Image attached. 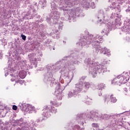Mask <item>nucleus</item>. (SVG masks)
Instances as JSON below:
<instances>
[{
	"label": "nucleus",
	"instance_id": "a211bd4d",
	"mask_svg": "<svg viewBox=\"0 0 130 130\" xmlns=\"http://www.w3.org/2000/svg\"><path fill=\"white\" fill-rule=\"evenodd\" d=\"M34 112H35V107L27 104L24 112H26V113H32Z\"/></svg>",
	"mask_w": 130,
	"mask_h": 130
},
{
	"label": "nucleus",
	"instance_id": "f704fd0d",
	"mask_svg": "<svg viewBox=\"0 0 130 130\" xmlns=\"http://www.w3.org/2000/svg\"><path fill=\"white\" fill-rule=\"evenodd\" d=\"M91 126H92V127H98V126H99V125H98V123H93L91 124Z\"/></svg>",
	"mask_w": 130,
	"mask_h": 130
},
{
	"label": "nucleus",
	"instance_id": "4d7b16f0",
	"mask_svg": "<svg viewBox=\"0 0 130 130\" xmlns=\"http://www.w3.org/2000/svg\"><path fill=\"white\" fill-rule=\"evenodd\" d=\"M92 130H95V129L93 128V129H92Z\"/></svg>",
	"mask_w": 130,
	"mask_h": 130
},
{
	"label": "nucleus",
	"instance_id": "dca6fc26",
	"mask_svg": "<svg viewBox=\"0 0 130 130\" xmlns=\"http://www.w3.org/2000/svg\"><path fill=\"white\" fill-rule=\"evenodd\" d=\"M85 56V53L81 52L79 53L78 56H74V57H70V56H64V57H66V58L69 60L72 63H74V61L77 62H78L76 64H79V61L77 60V58L79 59V58H83Z\"/></svg>",
	"mask_w": 130,
	"mask_h": 130
},
{
	"label": "nucleus",
	"instance_id": "58836bf2",
	"mask_svg": "<svg viewBox=\"0 0 130 130\" xmlns=\"http://www.w3.org/2000/svg\"><path fill=\"white\" fill-rule=\"evenodd\" d=\"M38 55L39 56H41V57H42V56L43 55V54H42V52H39Z\"/></svg>",
	"mask_w": 130,
	"mask_h": 130
},
{
	"label": "nucleus",
	"instance_id": "1a4fd4ad",
	"mask_svg": "<svg viewBox=\"0 0 130 130\" xmlns=\"http://www.w3.org/2000/svg\"><path fill=\"white\" fill-rule=\"evenodd\" d=\"M51 17L50 15L47 17L46 21L49 23V24H51L53 23L56 24V21L59 19L60 17V13L57 12V9L56 8V2L54 1L51 3Z\"/></svg>",
	"mask_w": 130,
	"mask_h": 130
},
{
	"label": "nucleus",
	"instance_id": "5fc2aeb1",
	"mask_svg": "<svg viewBox=\"0 0 130 130\" xmlns=\"http://www.w3.org/2000/svg\"><path fill=\"white\" fill-rule=\"evenodd\" d=\"M128 113L130 115V111L129 112H128Z\"/></svg>",
	"mask_w": 130,
	"mask_h": 130
},
{
	"label": "nucleus",
	"instance_id": "cd10ccee",
	"mask_svg": "<svg viewBox=\"0 0 130 130\" xmlns=\"http://www.w3.org/2000/svg\"><path fill=\"white\" fill-rule=\"evenodd\" d=\"M56 27H58V28L55 29H59L62 30V28H63V24H62V22H59L58 24H56L55 26V28H56Z\"/></svg>",
	"mask_w": 130,
	"mask_h": 130
},
{
	"label": "nucleus",
	"instance_id": "a19ab883",
	"mask_svg": "<svg viewBox=\"0 0 130 130\" xmlns=\"http://www.w3.org/2000/svg\"><path fill=\"white\" fill-rule=\"evenodd\" d=\"M3 58V52H0V59Z\"/></svg>",
	"mask_w": 130,
	"mask_h": 130
},
{
	"label": "nucleus",
	"instance_id": "7c9ffc66",
	"mask_svg": "<svg viewBox=\"0 0 130 130\" xmlns=\"http://www.w3.org/2000/svg\"><path fill=\"white\" fill-rule=\"evenodd\" d=\"M87 78V76H82V77H81V78L80 79V81L79 82V83H80V82H82L83 84L85 83H89V82H83V81H84V80Z\"/></svg>",
	"mask_w": 130,
	"mask_h": 130
},
{
	"label": "nucleus",
	"instance_id": "4c0bfd02",
	"mask_svg": "<svg viewBox=\"0 0 130 130\" xmlns=\"http://www.w3.org/2000/svg\"><path fill=\"white\" fill-rule=\"evenodd\" d=\"M12 109L13 110H17V109H18V107H17V106L16 105H13L12 107Z\"/></svg>",
	"mask_w": 130,
	"mask_h": 130
},
{
	"label": "nucleus",
	"instance_id": "c85d7f7f",
	"mask_svg": "<svg viewBox=\"0 0 130 130\" xmlns=\"http://www.w3.org/2000/svg\"><path fill=\"white\" fill-rule=\"evenodd\" d=\"M85 103L87 105H90V104H92V99H90L89 98H87Z\"/></svg>",
	"mask_w": 130,
	"mask_h": 130
},
{
	"label": "nucleus",
	"instance_id": "4be33fe9",
	"mask_svg": "<svg viewBox=\"0 0 130 130\" xmlns=\"http://www.w3.org/2000/svg\"><path fill=\"white\" fill-rule=\"evenodd\" d=\"M20 79V78H19V76H17L16 77V76L15 75L14 76V75L13 76V77H12V78L11 79V81L12 82H14V81H15V83H19V84H23V80H19Z\"/></svg>",
	"mask_w": 130,
	"mask_h": 130
},
{
	"label": "nucleus",
	"instance_id": "2eb2a0df",
	"mask_svg": "<svg viewBox=\"0 0 130 130\" xmlns=\"http://www.w3.org/2000/svg\"><path fill=\"white\" fill-rule=\"evenodd\" d=\"M109 1L111 2L112 4L110 6H108V7L106 8L105 11L106 12H108V11H111L112 10L116 9V13H118V12L119 13L120 12V9L118 7L116 8V7L118 6V4L116 3V0H109Z\"/></svg>",
	"mask_w": 130,
	"mask_h": 130
},
{
	"label": "nucleus",
	"instance_id": "864d4df0",
	"mask_svg": "<svg viewBox=\"0 0 130 130\" xmlns=\"http://www.w3.org/2000/svg\"><path fill=\"white\" fill-rule=\"evenodd\" d=\"M116 15L117 16H118V13H116Z\"/></svg>",
	"mask_w": 130,
	"mask_h": 130
},
{
	"label": "nucleus",
	"instance_id": "9b49d317",
	"mask_svg": "<svg viewBox=\"0 0 130 130\" xmlns=\"http://www.w3.org/2000/svg\"><path fill=\"white\" fill-rule=\"evenodd\" d=\"M57 112V109L54 108L52 106L48 105L44 107L43 112L42 113V116L44 119H46L50 117L51 115V113L55 114Z\"/></svg>",
	"mask_w": 130,
	"mask_h": 130
},
{
	"label": "nucleus",
	"instance_id": "de8ad7c7",
	"mask_svg": "<svg viewBox=\"0 0 130 130\" xmlns=\"http://www.w3.org/2000/svg\"><path fill=\"white\" fill-rule=\"evenodd\" d=\"M36 121H37V122H39L40 121V120H39V119H37V120H36Z\"/></svg>",
	"mask_w": 130,
	"mask_h": 130
},
{
	"label": "nucleus",
	"instance_id": "052dcab7",
	"mask_svg": "<svg viewBox=\"0 0 130 130\" xmlns=\"http://www.w3.org/2000/svg\"><path fill=\"white\" fill-rule=\"evenodd\" d=\"M97 1H98V0H96Z\"/></svg>",
	"mask_w": 130,
	"mask_h": 130
},
{
	"label": "nucleus",
	"instance_id": "49530a36",
	"mask_svg": "<svg viewBox=\"0 0 130 130\" xmlns=\"http://www.w3.org/2000/svg\"><path fill=\"white\" fill-rule=\"evenodd\" d=\"M62 42L63 44H66V43H67V42L65 41H63Z\"/></svg>",
	"mask_w": 130,
	"mask_h": 130
},
{
	"label": "nucleus",
	"instance_id": "0eeeda50",
	"mask_svg": "<svg viewBox=\"0 0 130 130\" xmlns=\"http://www.w3.org/2000/svg\"><path fill=\"white\" fill-rule=\"evenodd\" d=\"M90 87H91L90 82H85L83 84L82 81H80L75 84V89L73 91L68 92L67 98L70 99V98H72V97H77L80 93L87 92Z\"/></svg>",
	"mask_w": 130,
	"mask_h": 130
},
{
	"label": "nucleus",
	"instance_id": "13d9d810",
	"mask_svg": "<svg viewBox=\"0 0 130 130\" xmlns=\"http://www.w3.org/2000/svg\"><path fill=\"white\" fill-rule=\"evenodd\" d=\"M30 11H31V12H33V10H30Z\"/></svg>",
	"mask_w": 130,
	"mask_h": 130
},
{
	"label": "nucleus",
	"instance_id": "4468645a",
	"mask_svg": "<svg viewBox=\"0 0 130 130\" xmlns=\"http://www.w3.org/2000/svg\"><path fill=\"white\" fill-rule=\"evenodd\" d=\"M67 85H65L63 87H61L60 84L58 83L57 86L56 87L55 91L54 92V95L56 96L58 100H61L63 97V94H62V91L66 89Z\"/></svg>",
	"mask_w": 130,
	"mask_h": 130
},
{
	"label": "nucleus",
	"instance_id": "a18cd8bd",
	"mask_svg": "<svg viewBox=\"0 0 130 130\" xmlns=\"http://www.w3.org/2000/svg\"><path fill=\"white\" fill-rule=\"evenodd\" d=\"M99 96H102V92H100V93H99Z\"/></svg>",
	"mask_w": 130,
	"mask_h": 130
},
{
	"label": "nucleus",
	"instance_id": "39448f33",
	"mask_svg": "<svg viewBox=\"0 0 130 130\" xmlns=\"http://www.w3.org/2000/svg\"><path fill=\"white\" fill-rule=\"evenodd\" d=\"M110 60H103L101 64L98 62H94L91 58H86L85 60V63H86L88 72L92 76V78H96L97 77V74L98 73H106L107 72V67L105 64H108Z\"/></svg>",
	"mask_w": 130,
	"mask_h": 130
},
{
	"label": "nucleus",
	"instance_id": "f257e3e1",
	"mask_svg": "<svg viewBox=\"0 0 130 130\" xmlns=\"http://www.w3.org/2000/svg\"><path fill=\"white\" fill-rule=\"evenodd\" d=\"M67 57H64L61 60L57 61L55 65L51 64L49 65L47 67V73L44 74L43 82L45 84H50L51 87H54L56 85V81L55 79L53 78V75L57 71L60 69H61L60 73H61L60 78H63L66 80H69V82L67 83L68 86L72 80L74 78V73L72 72H70V70L74 71L75 68L74 66L78 63V61H74L73 63H72L70 60H68Z\"/></svg>",
	"mask_w": 130,
	"mask_h": 130
},
{
	"label": "nucleus",
	"instance_id": "6e6d98bb",
	"mask_svg": "<svg viewBox=\"0 0 130 130\" xmlns=\"http://www.w3.org/2000/svg\"><path fill=\"white\" fill-rule=\"evenodd\" d=\"M60 83H61V84H62V82L61 81H60Z\"/></svg>",
	"mask_w": 130,
	"mask_h": 130
},
{
	"label": "nucleus",
	"instance_id": "3c124183",
	"mask_svg": "<svg viewBox=\"0 0 130 130\" xmlns=\"http://www.w3.org/2000/svg\"><path fill=\"white\" fill-rule=\"evenodd\" d=\"M31 9H33V6H30Z\"/></svg>",
	"mask_w": 130,
	"mask_h": 130
},
{
	"label": "nucleus",
	"instance_id": "09e8293b",
	"mask_svg": "<svg viewBox=\"0 0 130 130\" xmlns=\"http://www.w3.org/2000/svg\"><path fill=\"white\" fill-rule=\"evenodd\" d=\"M52 49H53V50H55V48L54 47H53Z\"/></svg>",
	"mask_w": 130,
	"mask_h": 130
},
{
	"label": "nucleus",
	"instance_id": "bb28decb",
	"mask_svg": "<svg viewBox=\"0 0 130 130\" xmlns=\"http://www.w3.org/2000/svg\"><path fill=\"white\" fill-rule=\"evenodd\" d=\"M104 102L106 104H108L110 102V96L106 95L104 96Z\"/></svg>",
	"mask_w": 130,
	"mask_h": 130
},
{
	"label": "nucleus",
	"instance_id": "412c9836",
	"mask_svg": "<svg viewBox=\"0 0 130 130\" xmlns=\"http://www.w3.org/2000/svg\"><path fill=\"white\" fill-rule=\"evenodd\" d=\"M28 58L30 61H36L38 59L36 58V54L35 53H31L28 55Z\"/></svg>",
	"mask_w": 130,
	"mask_h": 130
},
{
	"label": "nucleus",
	"instance_id": "8fccbe9b",
	"mask_svg": "<svg viewBox=\"0 0 130 130\" xmlns=\"http://www.w3.org/2000/svg\"><path fill=\"white\" fill-rule=\"evenodd\" d=\"M124 91H125V92L127 91V89H126V88L124 89Z\"/></svg>",
	"mask_w": 130,
	"mask_h": 130
},
{
	"label": "nucleus",
	"instance_id": "bf43d9fd",
	"mask_svg": "<svg viewBox=\"0 0 130 130\" xmlns=\"http://www.w3.org/2000/svg\"><path fill=\"white\" fill-rule=\"evenodd\" d=\"M0 106H2V105L0 104Z\"/></svg>",
	"mask_w": 130,
	"mask_h": 130
},
{
	"label": "nucleus",
	"instance_id": "ddd939ff",
	"mask_svg": "<svg viewBox=\"0 0 130 130\" xmlns=\"http://www.w3.org/2000/svg\"><path fill=\"white\" fill-rule=\"evenodd\" d=\"M113 15H114V13H113L112 14V15L109 17H108V15H107V14L104 13V11H103V10H101L99 12V15L97 18L98 19H100V22H103V23H106V22H108V20H111L114 18H115V17L113 16Z\"/></svg>",
	"mask_w": 130,
	"mask_h": 130
},
{
	"label": "nucleus",
	"instance_id": "20e7f679",
	"mask_svg": "<svg viewBox=\"0 0 130 130\" xmlns=\"http://www.w3.org/2000/svg\"><path fill=\"white\" fill-rule=\"evenodd\" d=\"M76 120L75 123H78L84 126V123H86V120H90L91 121H96L99 119H104V120H110L111 121L112 125L116 123L117 120V115H110L107 114H101L97 112L93 111L89 112L83 113L82 114H78L76 115Z\"/></svg>",
	"mask_w": 130,
	"mask_h": 130
},
{
	"label": "nucleus",
	"instance_id": "393cba45",
	"mask_svg": "<svg viewBox=\"0 0 130 130\" xmlns=\"http://www.w3.org/2000/svg\"><path fill=\"white\" fill-rule=\"evenodd\" d=\"M26 106H27V104L19 103L18 107L21 110H22L23 111H24V112H25V109H26Z\"/></svg>",
	"mask_w": 130,
	"mask_h": 130
},
{
	"label": "nucleus",
	"instance_id": "72a5a7b5",
	"mask_svg": "<svg viewBox=\"0 0 130 130\" xmlns=\"http://www.w3.org/2000/svg\"><path fill=\"white\" fill-rule=\"evenodd\" d=\"M125 1L126 0H116V4H117V3H118V4H123Z\"/></svg>",
	"mask_w": 130,
	"mask_h": 130
},
{
	"label": "nucleus",
	"instance_id": "f8f14e48",
	"mask_svg": "<svg viewBox=\"0 0 130 130\" xmlns=\"http://www.w3.org/2000/svg\"><path fill=\"white\" fill-rule=\"evenodd\" d=\"M129 80V76L127 74H125L124 75H119L117 77L115 78L112 80V84L115 85H120L122 84H125L127 81Z\"/></svg>",
	"mask_w": 130,
	"mask_h": 130
},
{
	"label": "nucleus",
	"instance_id": "6ab92c4d",
	"mask_svg": "<svg viewBox=\"0 0 130 130\" xmlns=\"http://www.w3.org/2000/svg\"><path fill=\"white\" fill-rule=\"evenodd\" d=\"M57 32H58V29L57 28H53L52 29L51 33L48 34L49 36H52V37L54 38L56 37V39H59V35L57 34Z\"/></svg>",
	"mask_w": 130,
	"mask_h": 130
},
{
	"label": "nucleus",
	"instance_id": "2f4dec72",
	"mask_svg": "<svg viewBox=\"0 0 130 130\" xmlns=\"http://www.w3.org/2000/svg\"><path fill=\"white\" fill-rule=\"evenodd\" d=\"M0 43H1V44H2V45H4V46L5 45H7V42H6V40L4 39L0 41Z\"/></svg>",
	"mask_w": 130,
	"mask_h": 130
},
{
	"label": "nucleus",
	"instance_id": "6e6552de",
	"mask_svg": "<svg viewBox=\"0 0 130 130\" xmlns=\"http://www.w3.org/2000/svg\"><path fill=\"white\" fill-rule=\"evenodd\" d=\"M14 122L13 126H14L15 130H37L32 120H30V122H26L23 118H21L15 120Z\"/></svg>",
	"mask_w": 130,
	"mask_h": 130
},
{
	"label": "nucleus",
	"instance_id": "ea45409f",
	"mask_svg": "<svg viewBox=\"0 0 130 130\" xmlns=\"http://www.w3.org/2000/svg\"><path fill=\"white\" fill-rule=\"evenodd\" d=\"M126 41L129 42L130 41V37H126Z\"/></svg>",
	"mask_w": 130,
	"mask_h": 130
},
{
	"label": "nucleus",
	"instance_id": "c9c22d12",
	"mask_svg": "<svg viewBox=\"0 0 130 130\" xmlns=\"http://www.w3.org/2000/svg\"><path fill=\"white\" fill-rule=\"evenodd\" d=\"M90 8H91V9H95V3H94V2L91 3Z\"/></svg>",
	"mask_w": 130,
	"mask_h": 130
},
{
	"label": "nucleus",
	"instance_id": "aec40b11",
	"mask_svg": "<svg viewBox=\"0 0 130 130\" xmlns=\"http://www.w3.org/2000/svg\"><path fill=\"white\" fill-rule=\"evenodd\" d=\"M80 3L83 7L85 8L86 9L90 8V3L88 0H80Z\"/></svg>",
	"mask_w": 130,
	"mask_h": 130
},
{
	"label": "nucleus",
	"instance_id": "c756f323",
	"mask_svg": "<svg viewBox=\"0 0 130 130\" xmlns=\"http://www.w3.org/2000/svg\"><path fill=\"white\" fill-rule=\"evenodd\" d=\"M40 4L41 5L42 7H45L46 6V0H41L40 2Z\"/></svg>",
	"mask_w": 130,
	"mask_h": 130
},
{
	"label": "nucleus",
	"instance_id": "603ef678",
	"mask_svg": "<svg viewBox=\"0 0 130 130\" xmlns=\"http://www.w3.org/2000/svg\"><path fill=\"white\" fill-rule=\"evenodd\" d=\"M38 18H40V15H38Z\"/></svg>",
	"mask_w": 130,
	"mask_h": 130
},
{
	"label": "nucleus",
	"instance_id": "e433bc0d",
	"mask_svg": "<svg viewBox=\"0 0 130 130\" xmlns=\"http://www.w3.org/2000/svg\"><path fill=\"white\" fill-rule=\"evenodd\" d=\"M21 37L22 38V40H24V41H26V36L24 35H21Z\"/></svg>",
	"mask_w": 130,
	"mask_h": 130
},
{
	"label": "nucleus",
	"instance_id": "a878e982",
	"mask_svg": "<svg viewBox=\"0 0 130 130\" xmlns=\"http://www.w3.org/2000/svg\"><path fill=\"white\" fill-rule=\"evenodd\" d=\"M111 103H116L117 102V99L113 94H111L110 96Z\"/></svg>",
	"mask_w": 130,
	"mask_h": 130
},
{
	"label": "nucleus",
	"instance_id": "7ed1b4c3",
	"mask_svg": "<svg viewBox=\"0 0 130 130\" xmlns=\"http://www.w3.org/2000/svg\"><path fill=\"white\" fill-rule=\"evenodd\" d=\"M103 41V37L99 35L89 34L87 36H84L80 40L79 43L77 45L79 46L80 48H87L88 45H92L95 48V52L97 53H104L107 56H110V50L106 47H102L98 44L102 43Z\"/></svg>",
	"mask_w": 130,
	"mask_h": 130
},
{
	"label": "nucleus",
	"instance_id": "79ce46f5",
	"mask_svg": "<svg viewBox=\"0 0 130 130\" xmlns=\"http://www.w3.org/2000/svg\"><path fill=\"white\" fill-rule=\"evenodd\" d=\"M30 15H32L31 14V13H30V11H28V13L27 14L25 15V16H30Z\"/></svg>",
	"mask_w": 130,
	"mask_h": 130
},
{
	"label": "nucleus",
	"instance_id": "423d86ee",
	"mask_svg": "<svg viewBox=\"0 0 130 130\" xmlns=\"http://www.w3.org/2000/svg\"><path fill=\"white\" fill-rule=\"evenodd\" d=\"M73 0H60L59 2V9L63 11L64 13H67L64 20H74L79 17L81 14V9L78 7L73 9L69 8L73 7Z\"/></svg>",
	"mask_w": 130,
	"mask_h": 130
},
{
	"label": "nucleus",
	"instance_id": "c03bdc74",
	"mask_svg": "<svg viewBox=\"0 0 130 130\" xmlns=\"http://www.w3.org/2000/svg\"><path fill=\"white\" fill-rule=\"evenodd\" d=\"M43 70H44V68H40V69L38 70V71H43Z\"/></svg>",
	"mask_w": 130,
	"mask_h": 130
},
{
	"label": "nucleus",
	"instance_id": "f3484780",
	"mask_svg": "<svg viewBox=\"0 0 130 130\" xmlns=\"http://www.w3.org/2000/svg\"><path fill=\"white\" fill-rule=\"evenodd\" d=\"M121 30L123 32H127L129 33L130 31V20L128 22H124V26L121 28Z\"/></svg>",
	"mask_w": 130,
	"mask_h": 130
},
{
	"label": "nucleus",
	"instance_id": "f03ea898",
	"mask_svg": "<svg viewBox=\"0 0 130 130\" xmlns=\"http://www.w3.org/2000/svg\"><path fill=\"white\" fill-rule=\"evenodd\" d=\"M30 66L27 64V60H21V57L16 56L13 59H9L8 60V68H4L5 76L9 75V73H11V77H18V70L19 72V77L20 79H25L27 76V71L29 70Z\"/></svg>",
	"mask_w": 130,
	"mask_h": 130
},
{
	"label": "nucleus",
	"instance_id": "9d476101",
	"mask_svg": "<svg viewBox=\"0 0 130 130\" xmlns=\"http://www.w3.org/2000/svg\"><path fill=\"white\" fill-rule=\"evenodd\" d=\"M120 25V19L115 18V22H108L101 33H104L106 35H108L112 29H115L116 25Z\"/></svg>",
	"mask_w": 130,
	"mask_h": 130
},
{
	"label": "nucleus",
	"instance_id": "b1692460",
	"mask_svg": "<svg viewBox=\"0 0 130 130\" xmlns=\"http://www.w3.org/2000/svg\"><path fill=\"white\" fill-rule=\"evenodd\" d=\"M106 88V86L105 85V84L104 83H100L98 85V90H99L100 91H102L104 90Z\"/></svg>",
	"mask_w": 130,
	"mask_h": 130
},
{
	"label": "nucleus",
	"instance_id": "37998d69",
	"mask_svg": "<svg viewBox=\"0 0 130 130\" xmlns=\"http://www.w3.org/2000/svg\"><path fill=\"white\" fill-rule=\"evenodd\" d=\"M69 126H70V124H67L65 126V128H69Z\"/></svg>",
	"mask_w": 130,
	"mask_h": 130
},
{
	"label": "nucleus",
	"instance_id": "473e14b6",
	"mask_svg": "<svg viewBox=\"0 0 130 130\" xmlns=\"http://www.w3.org/2000/svg\"><path fill=\"white\" fill-rule=\"evenodd\" d=\"M51 104L54 105V106H59V105L56 102L51 101L50 102Z\"/></svg>",
	"mask_w": 130,
	"mask_h": 130
},
{
	"label": "nucleus",
	"instance_id": "5701e85b",
	"mask_svg": "<svg viewBox=\"0 0 130 130\" xmlns=\"http://www.w3.org/2000/svg\"><path fill=\"white\" fill-rule=\"evenodd\" d=\"M5 126V124L3 122L2 120H0V129L2 130H11V127Z\"/></svg>",
	"mask_w": 130,
	"mask_h": 130
}]
</instances>
